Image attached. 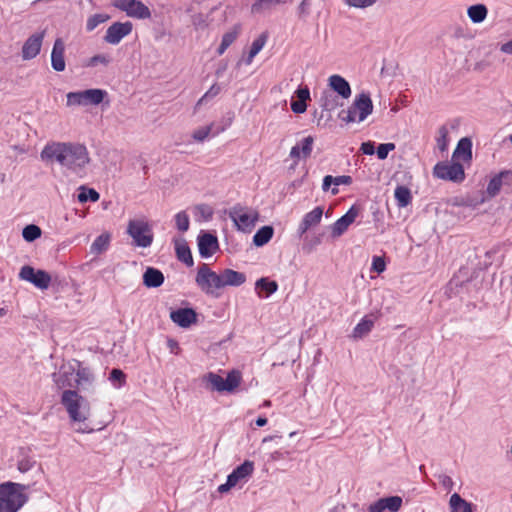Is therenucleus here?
Returning <instances> with one entry per match:
<instances>
[{
	"mask_svg": "<svg viewBox=\"0 0 512 512\" xmlns=\"http://www.w3.org/2000/svg\"><path fill=\"white\" fill-rule=\"evenodd\" d=\"M198 248L201 257H211L219 249L217 237L208 232L200 234L198 236Z\"/></svg>",
	"mask_w": 512,
	"mask_h": 512,
	"instance_id": "obj_18",
	"label": "nucleus"
},
{
	"mask_svg": "<svg viewBox=\"0 0 512 512\" xmlns=\"http://www.w3.org/2000/svg\"><path fill=\"white\" fill-rule=\"evenodd\" d=\"M195 281L207 295L218 297L219 294L215 293V290L223 288L221 274L212 271L205 263L198 268Z\"/></svg>",
	"mask_w": 512,
	"mask_h": 512,
	"instance_id": "obj_7",
	"label": "nucleus"
},
{
	"mask_svg": "<svg viewBox=\"0 0 512 512\" xmlns=\"http://www.w3.org/2000/svg\"><path fill=\"white\" fill-rule=\"evenodd\" d=\"M27 488L14 482L0 484V512H17L28 500L24 493Z\"/></svg>",
	"mask_w": 512,
	"mask_h": 512,
	"instance_id": "obj_3",
	"label": "nucleus"
},
{
	"mask_svg": "<svg viewBox=\"0 0 512 512\" xmlns=\"http://www.w3.org/2000/svg\"><path fill=\"white\" fill-rule=\"evenodd\" d=\"M459 157L464 162L471 161L472 159V142L469 138L465 137L459 140L456 149L453 152V158Z\"/></svg>",
	"mask_w": 512,
	"mask_h": 512,
	"instance_id": "obj_31",
	"label": "nucleus"
},
{
	"mask_svg": "<svg viewBox=\"0 0 512 512\" xmlns=\"http://www.w3.org/2000/svg\"><path fill=\"white\" fill-rule=\"evenodd\" d=\"M75 368L71 365H62L59 373H53L52 379L59 389L65 387H74L70 377L74 374Z\"/></svg>",
	"mask_w": 512,
	"mask_h": 512,
	"instance_id": "obj_25",
	"label": "nucleus"
},
{
	"mask_svg": "<svg viewBox=\"0 0 512 512\" xmlns=\"http://www.w3.org/2000/svg\"><path fill=\"white\" fill-rule=\"evenodd\" d=\"M386 268V264L383 258L375 256L372 261V270L377 273H382Z\"/></svg>",
	"mask_w": 512,
	"mask_h": 512,
	"instance_id": "obj_57",
	"label": "nucleus"
},
{
	"mask_svg": "<svg viewBox=\"0 0 512 512\" xmlns=\"http://www.w3.org/2000/svg\"><path fill=\"white\" fill-rule=\"evenodd\" d=\"M222 286H240L246 281V276L242 272L232 269H225L221 272Z\"/></svg>",
	"mask_w": 512,
	"mask_h": 512,
	"instance_id": "obj_28",
	"label": "nucleus"
},
{
	"mask_svg": "<svg viewBox=\"0 0 512 512\" xmlns=\"http://www.w3.org/2000/svg\"><path fill=\"white\" fill-rule=\"evenodd\" d=\"M395 149L394 143H382L377 147V157L380 160H384L387 158L390 151H393Z\"/></svg>",
	"mask_w": 512,
	"mask_h": 512,
	"instance_id": "obj_53",
	"label": "nucleus"
},
{
	"mask_svg": "<svg viewBox=\"0 0 512 512\" xmlns=\"http://www.w3.org/2000/svg\"><path fill=\"white\" fill-rule=\"evenodd\" d=\"M168 347L170 348L171 352L174 354H179L180 347L178 345V342L174 339H168Z\"/></svg>",
	"mask_w": 512,
	"mask_h": 512,
	"instance_id": "obj_63",
	"label": "nucleus"
},
{
	"mask_svg": "<svg viewBox=\"0 0 512 512\" xmlns=\"http://www.w3.org/2000/svg\"><path fill=\"white\" fill-rule=\"evenodd\" d=\"M349 6L355 8H367L376 3L377 0H345Z\"/></svg>",
	"mask_w": 512,
	"mask_h": 512,
	"instance_id": "obj_55",
	"label": "nucleus"
},
{
	"mask_svg": "<svg viewBox=\"0 0 512 512\" xmlns=\"http://www.w3.org/2000/svg\"><path fill=\"white\" fill-rule=\"evenodd\" d=\"M110 244V234L102 233L91 244L90 251L93 254H101L106 251Z\"/></svg>",
	"mask_w": 512,
	"mask_h": 512,
	"instance_id": "obj_40",
	"label": "nucleus"
},
{
	"mask_svg": "<svg viewBox=\"0 0 512 512\" xmlns=\"http://www.w3.org/2000/svg\"><path fill=\"white\" fill-rule=\"evenodd\" d=\"M360 150L365 155H373L375 153V146L374 143L371 141L363 142L361 144Z\"/></svg>",
	"mask_w": 512,
	"mask_h": 512,
	"instance_id": "obj_59",
	"label": "nucleus"
},
{
	"mask_svg": "<svg viewBox=\"0 0 512 512\" xmlns=\"http://www.w3.org/2000/svg\"><path fill=\"white\" fill-rule=\"evenodd\" d=\"M374 321L368 316H365L354 328L353 338L361 339L366 336L373 328Z\"/></svg>",
	"mask_w": 512,
	"mask_h": 512,
	"instance_id": "obj_36",
	"label": "nucleus"
},
{
	"mask_svg": "<svg viewBox=\"0 0 512 512\" xmlns=\"http://www.w3.org/2000/svg\"><path fill=\"white\" fill-rule=\"evenodd\" d=\"M488 14V9L484 4H475L467 9V15L473 23L483 22Z\"/></svg>",
	"mask_w": 512,
	"mask_h": 512,
	"instance_id": "obj_34",
	"label": "nucleus"
},
{
	"mask_svg": "<svg viewBox=\"0 0 512 512\" xmlns=\"http://www.w3.org/2000/svg\"><path fill=\"white\" fill-rule=\"evenodd\" d=\"M127 234L132 238L133 245L141 248L151 246L154 239L151 225L147 221L139 219L128 222Z\"/></svg>",
	"mask_w": 512,
	"mask_h": 512,
	"instance_id": "obj_6",
	"label": "nucleus"
},
{
	"mask_svg": "<svg viewBox=\"0 0 512 512\" xmlns=\"http://www.w3.org/2000/svg\"><path fill=\"white\" fill-rule=\"evenodd\" d=\"M192 24L196 30H204L207 27L206 19L202 14L193 15Z\"/></svg>",
	"mask_w": 512,
	"mask_h": 512,
	"instance_id": "obj_56",
	"label": "nucleus"
},
{
	"mask_svg": "<svg viewBox=\"0 0 512 512\" xmlns=\"http://www.w3.org/2000/svg\"><path fill=\"white\" fill-rule=\"evenodd\" d=\"M133 24L130 21L114 22L110 25L104 36V41L111 45H117L132 32Z\"/></svg>",
	"mask_w": 512,
	"mask_h": 512,
	"instance_id": "obj_13",
	"label": "nucleus"
},
{
	"mask_svg": "<svg viewBox=\"0 0 512 512\" xmlns=\"http://www.w3.org/2000/svg\"><path fill=\"white\" fill-rule=\"evenodd\" d=\"M221 91V88L218 84H213L209 90L197 101L195 105V110L199 109L201 105L206 103L208 100L216 97Z\"/></svg>",
	"mask_w": 512,
	"mask_h": 512,
	"instance_id": "obj_46",
	"label": "nucleus"
},
{
	"mask_svg": "<svg viewBox=\"0 0 512 512\" xmlns=\"http://www.w3.org/2000/svg\"><path fill=\"white\" fill-rule=\"evenodd\" d=\"M19 278L32 283L35 287L46 290L50 286L51 276L44 270H35L29 265H25L19 272Z\"/></svg>",
	"mask_w": 512,
	"mask_h": 512,
	"instance_id": "obj_12",
	"label": "nucleus"
},
{
	"mask_svg": "<svg viewBox=\"0 0 512 512\" xmlns=\"http://www.w3.org/2000/svg\"><path fill=\"white\" fill-rule=\"evenodd\" d=\"M320 106L323 110L332 111L338 106V104L332 93L324 92L320 99Z\"/></svg>",
	"mask_w": 512,
	"mask_h": 512,
	"instance_id": "obj_44",
	"label": "nucleus"
},
{
	"mask_svg": "<svg viewBox=\"0 0 512 512\" xmlns=\"http://www.w3.org/2000/svg\"><path fill=\"white\" fill-rule=\"evenodd\" d=\"M298 100L291 102V110L296 114L304 113L307 109L306 101L310 99V92L308 87L298 88L296 90Z\"/></svg>",
	"mask_w": 512,
	"mask_h": 512,
	"instance_id": "obj_29",
	"label": "nucleus"
},
{
	"mask_svg": "<svg viewBox=\"0 0 512 512\" xmlns=\"http://www.w3.org/2000/svg\"><path fill=\"white\" fill-rule=\"evenodd\" d=\"M65 44L61 38H57L54 42L51 52V66L57 72L65 70L66 64L64 59Z\"/></svg>",
	"mask_w": 512,
	"mask_h": 512,
	"instance_id": "obj_22",
	"label": "nucleus"
},
{
	"mask_svg": "<svg viewBox=\"0 0 512 512\" xmlns=\"http://www.w3.org/2000/svg\"><path fill=\"white\" fill-rule=\"evenodd\" d=\"M267 33H262L259 35L258 38H256L253 42H252V45H251V48H250V51H249V54H248V57L247 59L245 60L246 64H251L253 58L263 49V47L265 46L266 42H267Z\"/></svg>",
	"mask_w": 512,
	"mask_h": 512,
	"instance_id": "obj_39",
	"label": "nucleus"
},
{
	"mask_svg": "<svg viewBox=\"0 0 512 512\" xmlns=\"http://www.w3.org/2000/svg\"><path fill=\"white\" fill-rule=\"evenodd\" d=\"M111 62V57L106 54H97L91 57L88 62L86 63V66L88 67H95L98 64H102L104 66H107Z\"/></svg>",
	"mask_w": 512,
	"mask_h": 512,
	"instance_id": "obj_51",
	"label": "nucleus"
},
{
	"mask_svg": "<svg viewBox=\"0 0 512 512\" xmlns=\"http://www.w3.org/2000/svg\"><path fill=\"white\" fill-rule=\"evenodd\" d=\"M241 31L239 24L234 25L229 31L224 33L222 41L217 49V54L222 55L228 49V47L237 39Z\"/></svg>",
	"mask_w": 512,
	"mask_h": 512,
	"instance_id": "obj_32",
	"label": "nucleus"
},
{
	"mask_svg": "<svg viewBox=\"0 0 512 512\" xmlns=\"http://www.w3.org/2000/svg\"><path fill=\"white\" fill-rule=\"evenodd\" d=\"M373 112V103L370 94L361 92L356 95L353 103L347 108L342 109L338 118L345 123H354L364 121Z\"/></svg>",
	"mask_w": 512,
	"mask_h": 512,
	"instance_id": "obj_4",
	"label": "nucleus"
},
{
	"mask_svg": "<svg viewBox=\"0 0 512 512\" xmlns=\"http://www.w3.org/2000/svg\"><path fill=\"white\" fill-rule=\"evenodd\" d=\"M503 186H512V170H503L495 175L487 185V194L490 197H495Z\"/></svg>",
	"mask_w": 512,
	"mask_h": 512,
	"instance_id": "obj_16",
	"label": "nucleus"
},
{
	"mask_svg": "<svg viewBox=\"0 0 512 512\" xmlns=\"http://www.w3.org/2000/svg\"><path fill=\"white\" fill-rule=\"evenodd\" d=\"M40 156L44 161H56L73 171L82 169L90 160L86 147L78 143L53 142L47 144Z\"/></svg>",
	"mask_w": 512,
	"mask_h": 512,
	"instance_id": "obj_1",
	"label": "nucleus"
},
{
	"mask_svg": "<svg viewBox=\"0 0 512 512\" xmlns=\"http://www.w3.org/2000/svg\"><path fill=\"white\" fill-rule=\"evenodd\" d=\"M164 274L157 268L147 267L143 273V284L147 288H158L164 283Z\"/></svg>",
	"mask_w": 512,
	"mask_h": 512,
	"instance_id": "obj_26",
	"label": "nucleus"
},
{
	"mask_svg": "<svg viewBox=\"0 0 512 512\" xmlns=\"http://www.w3.org/2000/svg\"><path fill=\"white\" fill-rule=\"evenodd\" d=\"M438 479H439V482L441 483V485L447 490V491H451L453 489V480L450 476L446 475V474H441L438 476Z\"/></svg>",
	"mask_w": 512,
	"mask_h": 512,
	"instance_id": "obj_58",
	"label": "nucleus"
},
{
	"mask_svg": "<svg viewBox=\"0 0 512 512\" xmlns=\"http://www.w3.org/2000/svg\"><path fill=\"white\" fill-rule=\"evenodd\" d=\"M359 214V209L352 206L342 217H340L332 226L331 234L333 237L341 236L348 227L355 221Z\"/></svg>",
	"mask_w": 512,
	"mask_h": 512,
	"instance_id": "obj_17",
	"label": "nucleus"
},
{
	"mask_svg": "<svg viewBox=\"0 0 512 512\" xmlns=\"http://www.w3.org/2000/svg\"><path fill=\"white\" fill-rule=\"evenodd\" d=\"M254 471V462L245 460L241 465L236 467L227 477V479L236 486L240 481L247 480Z\"/></svg>",
	"mask_w": 512,
	"mask_h": 512,
	"instance_id": "obj_23",
	"label": "nucleus"
},
{
	"mask_svg": "<svg viewBox=\"0 0 512 512\" xmlns=\"http://www.w3.org/2000/svg\"><path fill=\"white\" fill-rule=\"evenodd\" d=\"M171 320L182 328H187L197 321V314L192 308H180L170 313Z\"/></svg>",
	"mask_w": 512,
	"mask_h": 512,
	"instance_id": "obj_19",
	"label": "nucleus"
},
{
	"mask_svg": "<svg viewBox=\"0 0 512 512\" xmlns=\"http://www.w3.org/2000/svg\"><path fill=\"white\" fill-rule=\"evenodd\" d=\"M274 229L272 226L261 227L253 236V244L257 247L264 246L273 237Z\"/></svg>",
	"mask_w": 512,
	"mask_h": 512,
	"instance_id": "obj_35",
	"label": "nucleus"
},
{
	"mask_svg": "<svg viewBox=\"0 0 512 512\" xmlns=\"http://www.w3.org/2000/svg\"><path fill=\"white\" fill-rule=\"evenodd\" d=\"M99 193L93 188H86L85 186H81L79 188V193L77 195V199L80 203H85L87 201L96 202L99 200Z\"/></svg>",
	"mask_w": 512,
	"mask_h": 512,
	"instance_id": "obj_41",
	"label": "nucleus"
},
{
	"mask_svg": "<svg viewBox=\"0 0 512 512\" xmlns=\"http://www.w3.org/2000/svg\"><path fill=\"white\" fill-rule=\"evenodd\" d=\"M175 252L177 258L184 262L187 266L193 265V257L191 254V250L184 239H175Z\"/></svg>",
	"mask_w": 512,
	"mask_h": 512,
	"instance_id": "obj_30",
	"label": "nucleus"
},
{
	"mask_svg": "<svg viewBox=\"0 0 512 512\" xmlns=\"http://www.w3.org/2000/svg\"><path fill=\"white\" fill-rule=\"evenodd\" d=\"M257 211H247L246 208L236 205L229 211V217L239 230L250 232L258 220Z\"/></svg>",
	"mask_w": 512,
	"mask_h": 512,
	"instance_id": "obj_10",
	"label": "nucleus"
},
{
	"mask_svg": "<svg viewBox=\"0 0 512 512\" xmlns=\"http://www.w3.org/2000/svg\"><path fill=\"white\" fill-rule=\"evenodd\" d=\"M449 504L451 512H473L471 504L464 500L458 493L452 494Z\"/></svg>",
	"mask_w": 512,
	"mask_h": 512,
	"instance_id": "obj_37",
	"label": "nucleus"
},
{
	"mask_svg": "<svg viewBox=\"0 0 512 512\" xmlns=\"http://www.w3.org/2000/svg\"><path fill=\"white\" fill-rule=\"evenodd\" d=\"M110 19V16L108 14L104 13H97L94 15H91L86 22V30L88 32L93 31L98 25L108 21Z\"/></svg>",
	"mask_w": 512,
	"mask_h": 512,
	"instance_id": "obj_43",
	"label": "nucleus"
},
{
	"mask_svg": "<svg viewBox=\"0 0 512 512\" xmlns=\"http://www.w3.org/2000/svg\"><path fill=\"white\" fill-rule=\"evenodd\" d=\"M42 230L39 226L35 224L26 225L22 230V236L25 241L33 242L39 237H41Z\"/></svg>",
	"mask_w": 512,
	"mask_h": 512,
	"instance_id": "obj_42",
	"label": "nucleus"
},
{
	"mask_svg": "<svg viewBox=\"0 0 512 512\" xmlns=\"http://www.w3.org/2000/svg\"><path fill=\"white\" fill-rule=\"evenodd\" d=\"M107 96V91L98 88L69 92L66 95L67 106L99 105Z\"/></svg>",
	"mask_w": 512,
	"mask_h": 512,
	"instance_id": "obj_8",
	"label": "nucleus"
},
{
	"mask_svg": "<svg viewBox=\"0 0 512 512\" xmlns=\"http://www.w3.org/2000/svg\"><path fill=\"white\" fill-rule=\"evenodd\" d=\"M44 36L45 31H41L28 37L22 47V58L24 60L33 59L40 53Z\"/></svg>",
	"mask_w": 512,
	"mask_h": 512,
	"instance_id": "obj_15",
	"label": "nucleus"
},
{
	"mask_svg": "<svg viewBox=\"0 0 512 512\" xmlns=\"http://www.w3.org/2000/svg\"><path fill=\"white\" fill-rule=\"evenodd\" d=\"M314 144V137L309 135L303 138L290 150V158L293 160L294 166L298 165L300 159L306 160L310 157Z\"/></svg>",
	"mask_w": 512,
	"mask_h": 512,
	"instance_id": "obj_14",
	"label": "nucleus"
},
{
	"mask_svg": "<svg viewBox=\"0 0 512 512\" xmlns=\"http://www.w3.org/2000/svg\"><path fill=\"white\" fill-rule=\"evenodd\" d=\"M176 227L179 231L185 232L189 229V216L185 211L178 212L175 215Z\"/></svg>",
	"mask_w": 512,
	"mask_h": 512,
	"instance_id": "obj_48",
	"label": "nucleus"
},
{
	"mask_svg": "<svg viewBox=\"0 0 512 512\" xmlns=\"http://www.w3.org/2000/svg\"><path fill=\"white\" fill-rule=\"evenodd\" d=\"M76 380L74 387L82 390H90L93 387L94 375L90 368L82 366L80 362H77Z\"/></svg>",
	"mask_w": 512,
	"mask_h": 512,
	"instance_id": "obj_21",
	"label": "nucleus"
},
{
	"mask_svg": "<svg viewBox=\"0 0 512 512\" xmlns=\"http://www.w3.org/2000/svg\"><path fill=\"white\" fill-rule=\"evenodd\" d=\"M109 380L116 387H121L126 383V375L122 370L114 368L110 372Z\"/></svg>",
	"mask_w": 512,
	"mask_h": 512,
	"instance_id": "obj_49",
	"label": "nucleus"
},
{
	"mask_svg": "<svg viewBox=\"0 0 512 512\" xmlns=\"http://www.w3.org/2000/svg\"><path fill=\"white\" fill-rule=\"evenodd\" d=\"M385 506V510L391 512H397L402 506V498L400 496H389L382 498Z\"/></svg>",
	"mask_w": 512,
	"mask_h": 512,
	"instance_id": "obj_47",
	"label": "nucleus"
},
{
	"mask_svg": "<svg viewBox=\"0 0 512 512\" xmlns=\"http://www.w3.org/2000/svg\"><path fill=\"white\" fill-rule=\"evenodd\" d=\"M35 464H36V462L34 460H32L31 458L24 457L21 460H19V462H18V470L21 473H25V472L31 470Z\"/></svg>",
	"mask_w": 512,
	"mask_h": 512,
	"instance_id": "obj_54",
	"label": "nucleus"
},
{
	"mask_svg": "<svg viewBox=\"0 0 512 512\" xmlns=\"http://www.w3.org/2000/svg\"><path fill=\"white\" fill-rule=\"evenodd\" d=\"M255 289L258 291L259 297H262L261 292H265V297H269L278 290V284L274 280L262 277L256 281Z\"/></svg>",
	"mask_w": 512,
	"mask_h": 512,
	"instance_id": "obj_33",
	"label": "nucleus"
},
{
	"mask_svg": "<svg viewBox=\"0 0 512 512\" xmlns=\"http://www.w3.org/2000/svg\"><path fill=\"white\" fill-rule=\"evenodd\" d=\"M353 180L352 177L349 175H340V176H333V185L334 187L331 188V194L337 195L339 193V189L337 186L339 185H350L352 184Z\"/></svg>",
	"mask_w": 512,
	"mask_h": 512,
	"instance_id": "obj_50",
	"label": "nucleus"
},
{
	"mask_svg": "<svg viewBox=\"0 0 512 512\" xmlns=\"http://www.w3.org/2000/svg\"><path fill=\"white\" fill-rule=\"evenodd\" d=\"M368 510H369V512H383L385 510L383 499L380 498L376 502L372 503L369 506Z\"/></svg>",
	"mask_w": 512,
	"mask_h": 512,
	"instance_id": "obj_61",
	"label": "nucleus"
},
{
	"mask_svg": "<svg viewBox=\"0 0 512 512\" xmlns=\"http://www.w3.org/2000/svg\"><path fill=\"white\" fill-rule=\"evenodd\" d=\"M310 2L308 0H303L298 6L299 16H307L310 13Z\"/></svg>",
	"mask_w": 512,
	"mask_h": 512,
	"instance_id": "obj_60",
	"label": "nucleus"
},
{
	"mask_svg": "<svg viewBox=\"0 0 512 512\" xmlns=\"http://www.w3.org/2000/svg\"><path fill=\"white\" fill-rule=\"evenodd\" d=\"M500 51L502 53H505V54H508V55H512V40L506 42V43H503L501 46H500Z\"/></svg>",
	"mask_w": 512,
	"mask_h": 512,
	"instance_id": "obj_64",
	"label": "nucleus"
},
{
	"mask_svg": "<svg viewBox=\"0 0 512 512\" xmlns=\"http://www.w3.org/2000/svg\"><path fill=\"white\" fill-rule=\"evenodd\" d=\"M437 147L441 152H445L448 149V129L446 126H441L438 130V137L436 139Z\"/></svg>",
	"mask_w": 512,
	"mask_h": 512,
	"instance_id": "obj_45",
	"label": "nucleus"
},
{
	"mask_svg": "<svg viewBox=\"0 0 512 512\" xmlns=\"http://www.w3.org/2000/svg\"><path fill=\"white\" fill-rule=\"evenodd\" d=\"M433 175L453 182H462L465 178L463 165L459 162H438L433 168Z\"/></svg>",
	"mask_w": 512,
	"mask_h": 512,
	"instance_id": "obj_9",
	"label": "nucleus"
},
{
	"mask_svg": "<svg viewBox=\"0 0 512 512\" xmlns=\"http://www.w3.org/2000/svg\"><path fill=\"white\" fill-rule=\"evenodd\" d=\"M329 86L342 98L348 99L351 96V87L348 81L340 75H332L328 79Z\"/></svg>",
	"mask_w": 512,
	"mask_h": 512,
	"instance_id": "obj_27",
	"label": "nucleus"
},
{
	"mask_svg": "<svg viewBox=\"0 0 512 512\" xmlns=\"http://www.w3.org/2000/svg\"><path fill=\"white\" fill-rule=\"evenodd\" d=\"M323 215V208L320 206L315 207L312 211L305 214L301 223L298 226L297 232L302 237L311 227L320 223Z\"/></svg>",
	"mask_w": 512,
	"mask_h": 512,
	"instance_id": "obj_20",
	"label": "nucleus"
},
{
	"mask_svg": "<svg viewBox=\"0 0 512 512\" xmlns=\"http://www.w3.org/2000/svg\"><path fill=\"white\" fill-rule=\"evenodd\" d=\"M332 184H333V176L332 175H326L323 178L322 190L323 191H328Z\"/></svg>",
	"mask_w": 512,
	"mask_h": 512,
	"instance_id": "obj_62",
	"label": "nucleus"
},
{
	"mask_svg": "<svg viewBox=\"0 0 512 512\" xmlns=\"http://www.w3.org/2000/svg\"><path fill=\"white\" fill-rule=\"evenodd\" d=\"M290 0H255L251 5L253 15H265L270 13L279 5H285Z\"/></svg>",
	"mask_w": 512,
	"mask_h": 512,
	"instance_id": "obj_24",
	"label": "nucleus"
},
{
	"mask_svg": "<svg viewBox=\"0 0 512 512\" xmlns=\"http://www.w3.org/2000/svg\"><path fill=\"white\" fill-rule=\"evenodd\" d=\"M112 5L132 18L148 19L151 17L150 9L138 0H113Z\"/></svg>",
	"mask_w": 512,
	"mask_h": 512,
	"instance_id": "obj_11",
	"label": "nucleus"
},
{
	"mask_svg": "<svg viewBox=\"0 0 512 512\" xmlns=\"http://www.w3.org/2000/svg\"><path fill=\"white\" fill-rule=\"evenodd\" d=\"M242 375L238 370H232L227 374L226 379L222 376L209 372L203 377V381L210 385L212 391L233 392L240 385Z\"/></svg>",
	"mask_w": 512,
	"mask_h": 512,
	"instance_id": "obj_5",
	"label": "nucleus"
},
{
	"mask_svg": "<svg viewBox=\"0 0 512 512\" xmlns=\"http://www.w3.org/2000/svg\"><path fill=\"white\" fill-rule=\"evenodd\" d=\"M397 205L400 208L407 207L412 201L411 191L408 187L399 185L396 187L394 192Z\"/></svg>",
	"mask_w": 512,
	"mask_h": 512,
	"instance_id": "obj_38",
	"label": "nucleus"
},
{
	"mask_svg": "<svg viewBox=\"0 0 512 512\" xmlns=\"http://www.w3.org/2000/svg\"><path fill=\"white\" fill-rule=\"evenodd\" d=\"M61 404L65 407L70 420L79 424L77 432L92 433L95 431V428L87 422L90 417V403L76 390H64L61 395Z\"/></svg>",
	"mask_w": 512,
	"mask_h": 512,
	"instance_id": "obj_2",
	"label": "nucleus"
},
{
	"mask_svg": "<svg viewBox=\"0 0 512 512\" xmlns=\"http://www.w3.org/2000/svg\"><path fill=\"white\" fill-rule=\"evenodd\" d=\"M211 130H212V124L204 126V127H200L193 132L192 138L196 142H203L205 139L208 138L209 134L211 133Z\"/></svg>",
	"mask_w": 512,
	"mask_h": 512,
	"instance_id": "obj_52",
	"label": "nucleus"
}]
</instances>
